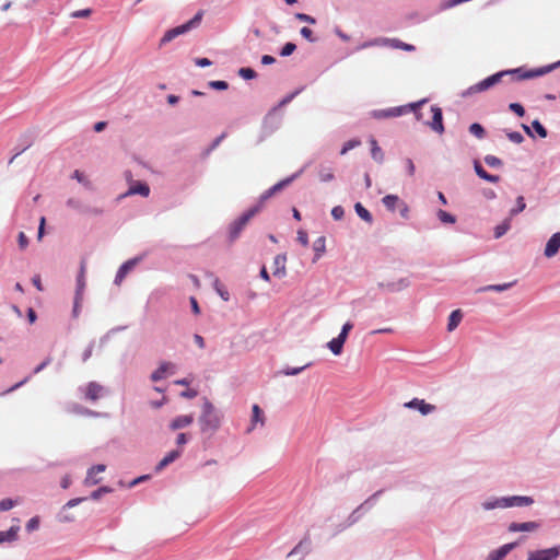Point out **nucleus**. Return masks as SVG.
<instances>
[{
	"label": "nucleus",
	"instance_id": "1",
	"mask_svg": "<svg viewBox=\"0 0 560 560\" xmlns=\"http://www.w3.org/2000/svg\"><path fill=\"white\" fill-rule=\"evenodd\" d=\"M556 66L557 65H552L549 67L539 68L536 70L525 71V72H522V69H515V70H511V71H501V72L492 74V75L486 78L485 80L480 81L479 83L470 86L469 93H478V92L486 91V90L492 88L493 85H495L497 83H499L501 81L502 77L506 75V74H517L518 80L530 79V78L546 74L547 72L555 69Z\"/></svg>",
	"mask_w": 560,
	"mask_h": 560
},
{
	"label": "nucleus",
	"instance_id": "2",
	"mask_svg": "<svg viewBox=\"0 0 560 560\" xmlns=\"http://www.w3.org/2000/svg\"><path fill=\"white\" fill-rule=\"evenodd\" d=\"M198 422L201 433L207 434L208 436L214 434L221 425V416L219 411L207 398H203L202 411Z\"/></svg>",
	"mask_w": 560,
	"mask_h": 560
},
{
	"label": "nucleus",
	"instance_id": "3",
	"mask_svg": "<svg viewBox=\"0 0 560 560\" xmlns=\"http://www.w3.org/2000/svg\"><path fill=\"white\" fill-rule=\"evenodd\" d=\"M372 46H388L390 48L395 49H401L405 51H413L416 48L413 45L404 43L397 38H386V37H378L374 38L370 42H365L361 45V48H368Z\"/></svg>",
	"mask_w": 560,
	"mask_h": 560
},
{
	"label": "nucleus",
	"instance_id": "4",
	"mask_svg": "<svg viewBox=\"0 0 560 560\" xmlns=\"http://www.w3.org/2000/svg\"><path fill=\"white\" fill-rule=\"evenodd\" d=\"M202 19V12H198L190 21L187 23L176 26L174 28L168 30L165 32L164 36L161 39V44H166L171 40H173L175 37L185 34L189 30H191L194 26L198 25Z\"/></svg>",
	"mask_w": 560,
	"mask_h": 560
},
{
	"label": "nucleus",
	"instance_id": "5",
	"mask_svg": "<svg viewBox=\"0 0 560 560\" xmlns=\"http://www.w3.org/2000/svg\"><path fill=\"white\" fill-rule=\"evenodd\" d=\"M257 212L256 209H250L246 213H244L241 218H238L235 222L231 224L230 228V238L231 241H234L238 237L243 229L246 226V224L249 222V220L255 215Z\"/></svg>",
	"mask_w": 560,
	"mask_h": 560
},
{
	"label": "nucleus",
	"instance_id": "6",
	"mask_svg": "<svg viewBox=\"0 0 560 560\" xmlns=\"http://www.w3.org/2000/svg\"><path fill=\"white\" fill-rule=\"evenodd\" d=\"M559 555L560 546L532 551L528 553V560H556Z\"/></svg>",
	"mask_w": 560,
	"mask_h": 560
},
{
	"label": "nucleus",
	"instance_id": "7",
	"mask_svg": "<svg viewBox=\"0 0 560 560\" xmlns=\"http://www.w3.org/2000/svg\"><path fill=\"white\" fill-rule=\"evenodd\" d=\"M406 408L417 409L423 416L433 412L436 407L434 405L425 402L423 399L413 398L412 400L405 404Z\"/></svg>",
	"mask_w": 560,
	"mask_h": 560
},
{
	"label": "nucleus",
	"instance_id": "8",
	"mask_svg": "<svg viewBox=\"0 0 560 560\" xmlns=\"http://www.w3.org/2000/svg\"><path fill=\"white\" fill-rule=\"evenodd\" d=\"M534 500L530 497L525 495H514L510 498H502V506L511 508V506H527L533 504Z\"/></svg>",
	"mask_w": 560,
	"mask_h": 560
},
{
	"label": "nucleus",
	"instance_id": "9",
	"mask_svg": "<svg viewBox=\"0 0 560 560\" xmlns=\"http://www.w3.org/2000/svg\"><path fill=\"white\" fill-rule=\"evenodd\" d=\"M298 176H299V173L292 175L291 177L284 178V179L280 180L279 183H277L276 185H273L272 187H270L268 190H266L261 195V201L267 200L268 198H270L271 196H273L281 189H283L284 187L289 186Z\"/></svg>",
	"mask_w": 560,
	"mask_h": 560
},
{
	"label": "nucleus",
	"instance_id": "10",
	"mask_svg": "<svg viewBox=\"0 0 560 560\" xmlns=\"http://www.w3.org/2000/svg\"><path fill=\"white\" fill-rule=\"evenodd\" d=\"M105 469H106V466L104 464H98V465L92 466L86 472V477L84 479V485L85 486L97 485L101 481V478H97L96 476L101 472H104Z\"/></svg>",
	"mask_w": 560,
	"mask_h": 560
},
{
	"label": "nucleus",
	"instance_id": "11",
	"mask_svg": "<svg viewBox=\"0 0 560 560\" xmlns=\"http://www.w3.org/2000/svg\"><path fill=\"white\" fill-rule=\"evenodd\" d=\"M560 249V232L555 233L546 244L545 256L551 258L558 254Z\"/></svg>",
	"mask_w": 560,
	"mask_h": 560
},
{
	"label": "nucleus",
	"instance_id": "12",
	"mask_svg": "<svg viewBox=\"0 0 560 560\" xmlns=\"http://www.w3.org/2000/svg\"><path fill=\"white\" fill-rule=\"evenodd\" d=\"M431 112L432 121L430 126L434 131L442 133L444 131L442 109L439 106L433 105L431 107Z\"/></svg>",
	"mask_w": 560,
	"mask_h": 560
},
{
	"label": "nucleus",
	"instance_id": "13",
	"mask_svg": "<svg viewBox=\"0 0 560 560\" xmlns=\"http://www.w3.org/2000/svg\"><path fill=\"white\" fill-rule=\"evenodd\" d=\"M287 275V255L279 254L273 259V276L283 278Z\"/></svg>",
	"mask_w": 560,
	"mask_h": 560
},
{
	"label": "nucleus",
	"instance_id": "14",
	"mask_svg": "<svg viewBox=\"0 0 560 560\" xmlns=\"http://www.w3.org/2000/svg\"><path fill=\"white\" fill-rule=\"evenodd\" d=\"M85 270H86L85 260H82L81 265H80V271L77 277L75 295H78V300H83L84 290H85Z\"/></svg>",
	"mask_w": 560,
	"mask_h": 560
},
{
	"label": "nucleus",
	"instance_id": "15",
	"mask_svg": "<svg viewBox=\"0 0 560 560\" xmlns=\"http://www.w3.org/2000/svg\"><path fill=\"white\" fill-rule=\"evenodd\" d=\"M150 194V187L145 183L138 182L129 187L127 192H125L120 198L132 195H141L142 197H148Z\"/></svg>",
	"mask_w": 560,
	"mask_h": 560
},
{
	"label": "nucleus",
	"instance_id": "16",
	"mask_svg": "<svg viewBox=\"0 0 560 560\" xmlns=\"http://www.w3.org/2000/svg\"><path fill=\"white\" fill-rule=\"evenodd\" d=\"M192 422H194L192 415L178 416L172 420V422L170 423V429L172 431H176V430H179V429L190 425Z\"/></svg>",
	"mask_w": 560,
	"mask_h": 560
},
{
	"label": "nucleus",
	"instance_id": "17",
	"mask_svg": "<svg viewBox=\"0 0 560 560\" xmlns=\"http://www.w3.org/2000/svg\"><path fill=\"white\" fill-rule=\"evenodd\" d=\"M136 264H137V259H131V260L124 262L120 266V268L118 269L116 277H115V283L117 285H119L124 281V279L126 278L128 272L136 266Z\"/></svg>",
	"mask_w": 560,
	"mask_h": 560
},
{
	"label": "nucleus",
	"instance_id": "18",
	"mask_svg": "<svg viewBox=\"0 0 560 560\" xmlns=\"http://www.w3.org/2000/svg\"><path fill=\"white\" fill-rule=\"evenodd\" d=\"M103 387L100 384L91 382L85 387V398L91 401H95L101 397Z\"/></svg>",
	"mask_w": 560,
	"mask_h": 560
},
{
	"label": "nucleus",
	"instance_id": "19",
	"mask_svg": "<svg viewBox=\"0 0 560 560\" xmlns=\"http://www.w3.org/2000/svg\"><path fill=\"white\" fill-rule=\"evenodd\" d=\"M515 547V544H505L499 549L489 553L487 560H503L506 555Z\"/></svg>",
	"mask_w": 560,
	"mask_h": 560
},
{
	"label": "nucleus",
	"instance_id": "20",
	"mask_svg": "<svg viewBox=\"0 0 560 560\" xmlns=\"http://www.w3.org/2000/svg\"><path fill=\"white\" fill-rule=\"evenodd\" d=\"M174 369V364L171 362H163L160 366L151 374V380L158 382L166 376L168 371Z\"/></svg>",
	"mask_w": 560,
	"mask_h": 560
},
{
	"label": "nucleus",
	"instance_id": "21",
	"mask_svg": "<svg viewBox=\"0 0 560 560\" xmlns=\"http://www.w3.org/2000/svg\"><path fill=\"white\" fill-rule=\"evenodd\" d=\"M182 455V450H173L167 453L158 464L156 470L160 471L164 469L167 465L176 460Z\"/></svg>",
	"mask_w": 560,
	"mask_h": 560
},
{
	"label": "nucleus",
	"instance_id": "22",
	"mask_svg": "<svg viewBox=\"0 0 560 560\" xmlns=\"http://www.w3.org/2000/svg\"><path fill=\"white\" fill-rule=\"evenodd\" d=\"M538 528V524L535 522H525V523H511L509 526V530L516 532H533Z\"/></svg>",
	"mask_w": 560,
	"mask_h": 560
},
{
	"label": "nucleus",
	"instance_id": "23",
	"mask_svg": "<svg viewBox=\"0 0 560 560\" xmlns=\"http://www.w3.org/2000/svg\"><path fill=\"white\" fill-rule=\"evenodd\" d=\"M474 168H475V172L476 174L487 180V182H490V183H497L499 182L500 177L498 175H491L489 174L481 165L479 162L475 161L474 163Z\"/></svg>",
	"mask_w": 560,
	"mask_h": 560
},
{
	"label": "nucleus",
	"instance_id": "24",
	"mask_svg": "<svg viewBox=\"0 0 560 560\" xmlns=\"http://www.w3.org/2000/svg\"><path fill=\"white\" fill-rule=\"evenodd\" d=\"M20 530V526H12L9 530L0 532V544L2 542H12L18 539V533Z\"/></svg>",
	"mask_w": 560,
	"mask_h": 560
},
{
	"label": "nucleus",
	"instance_id": "25",
	"mask_svg": "<svg viewBox=\"0 0 560 560\" xmlns=\"http://www.w3.org/2000/svg\"><path fill=\"white\" fill-rule=\"evenodd\" d=\"M401 201L402 200L397 195H386L382 199L384 207L389 211H395Z\"/></svg>",
	"mask_w": 560,
	"mask_h": 560
},
{
	"label": "nucleus",
	"instance_id": "26",
	"mask_svg": "<svg viewBox=\"0 0 560 560\" xmlns=\"http://www.w3.org/2000/svg\"><path fill=\"white\" fill-rule=\"evenodd\" d=\"M462 318L463 314L460 310L453 311L448 317L447 330L453 331L459 325Z\"/></svg>",
	"mask_w": 560,
	"mask_h": 560
},
{
	"label": "nucleus",
	"instance_id": "27",
	"mask_svg": "<svg viewBox=\"0 0 560 560\" xmlns=\"http://www.w3.org/2000/svg\"><path fill=\"white\" fill-rule=\"evenodd\" d=\"M318 177L320 182H331L335 178L334 170L329 166H320L318 170Z\"/></svg>",
	"mask_w": 560,
	"mask_h": 560
},
{
	"label": "nucleus",
	"instance_id": "28",
	"mask_svg": "<svg viewBox=\"0 0 560 560\" xmlns=\"http://www.w3.org/2000/svg\"><path fill=\"white\" fill-rule=\"evenodd\" d=\"M343 345L345 341L341 340L339 337H336L327 343V347L335 355H339L342 352Z\"/></svg>",
	"mask_w": 560,
	"mask_h": 560
},
{
	"label": "nucleus",
	"instance_id": "29",
	"mask_svg": "<svg viewBox=\"0 0 560 560\" xmlns=\"http://www.w3.org/2000/svg\"><path fill=\"white\" fill-rule=\"evenodd\" d=\"M511 217L505 219L502 223L495 226L494 229V237L500 238L503 236L511 228Z\"/></svg>",
	"mask_w": 560,
	"mask_h": 560
},
{
	"label": "nucleus",
	"instance_id": "30",
	"mask_svg": "<svg viewBox=\"0 0 560 560\" xmlns=\"http://www.w3.org/2000/svg\"><path fill=\"white\" fill-rule=\"evenodd\" d=\"M354 209L357 214L365 222L371 223L373 221L370 211L366 208H364L360 202L355 203Z\"/></svg>",
	"mask_w": 560,
	"mask_h": 560
},
{
	"label": "nucleus",
	"instance_id": "31",
	"mask_svg": "<svg viewBox=\"0 0 560 560\" xmlns=\"http://www.w3.org/2000/svg\"><path fill=\"white\" fill-rule=\"evenodd\" d=\"M401 112H402L401 108H392V109H387V110L374 112L373 116L375 118H386V117L399 116L401 114Z\"/></svg>",
	"mask_w": 560,
	"mask_h": 560
},
{
	"label": "nucleus",
	"instance_id": "32",
	"mask_svg": "<svg viewBox=\"0 0 560 560\" xmlns=\"http://www.w3.org/2000/svg\"><path fill=\"white\" fill-rule=\"evenodd\" d=\"M371 145H372V149H371L372 158L377 162H382L384 159V154H383L382 149L378 147L377 141L375 139H371Z\"/></svg>",
	"mask_w": 560,
	"mask_h": 560
},
{
	"label": "nucleus",
	"instance_id": "33",
	"mask_svg": "<svg viewBox=\"0 0 560 560\" xmlns=\"http://www.w3.org/2000/svg\"><path fill=\"white\" fill-rule=\"evenodd\" d=\"M326 240L324 236H320L318 237L314 244H313V248L316 253V258H319L324 253H325V249H326Z\"/></svg>",
	"mask_w": 560,
	"mask_h": 560
},
{
	"label": "nucleus",
	"instance_id": "34",
	"mask_svg": "<svg viewBox=\"0 0 560 560\" xmlns=\"http://www.w3.org/2000/svg\"><path fill=\"white\" fill-rule=\"evenodd\" d=\"M526 208V203L523 196L517 197L516 199V207L510 210V217L513 218L514 215L521 213Z\"/></svg>",
	"mask_w": 560,
	"mask_h": 560
},
{
	"label": "nucleus",
	"instance_id": "35",
	"mask_svg": "<svg viewBox=\"0 0 560 560\" xmlns=\"http://www.w3.org/2000/svg\"><path fill=\"white\" fill-rule=\"evenodd\" d=\"M258 422L264 424L262 410L259 408L258 405H254L253 406L252 423H253V425H255Z\"/></svg>",
	"mask_w": 560,
	"mask_h": 560
},
{
	"label": "nucleus",
	"instance_id": "36",
	"mask_svg": "<svg viewBox=\"0 0 560 560\" xmlns=\"http://www.w3.org/2000/svg\"><path fill=\"white\" fill-rule=\"evenodd\" d=\"M469 132L477 137L478 139H482L486 133L483 127L478 122H474L470 125Z\"/></svg>",
	"mask_w": 560,
	"mask_h": 560
},
{
	"label": "nucleus",
	"instance_id": "37",
	"mask_svg": "<svg viewBox=\"0 0 560 560\" xmlns=\"http://www.w3.org/2000/svg\"><path fill=\"white\" fill-rule=\"evenodd\" d=\"M360 144H361L360 140H357V139L349 140L343 144V147L340 151V154L345 155L348 151L359 147Z\"/></svg>",
	"mask_w": 560,
	"mask_h": 560
},
{
	"label": "nucleus",
	"instance_id": "38",
	"mask_svg": "<svg viewBox=\"0 0 560 560\" xmlns=\"http://www.w3.org/2000/svg\"><path fill=\"white\" fill-rule=\"evenodd\" d=\"M214 287H215L218 294L222 298L223 301L226 302L230 300V294H229L228 290L220 283L219 280H217L214 282Z\"/></svg>",
	"mask_w": 560,
	"mask_h": 560
},
{
	"label": "nucleus",
	"instance_id": "39",
	"mask_svg": "<svg viewBox=\"0 0 560 560\" xmlns=\"http://www.w3.org/2000/svg\"><path fill=\"white\" fill-rule=\"evenodd\" d=\"M485 162L490 167H501L502 166V161L494 155H486Z\"/></svg>",
	"mask_w": 560,
	"mask_h": 560
},
{
	"label": "nucleus",
	"instance_id": "40",
	"mask_svg": "<svg viewBox=\"0 0 560 560\" xmlns=\"http://www.w3.org/2000/svg\"><path fill=\"white\" fill-rule=\"evenodd\" d=\"M438 217L443 223H455L456 221L454 215L444 210H439Z\"/></svg>",
	"mask_w": 560,
	"mask_h": 560
},
{
	"label": "nucleus",
	"instance_id": "41",
	"mask_svg": "<svg viewBox=\"0 0 560 560\" xmlns=\"http://www.w3.org/2000/svg\"><path fill=\"white\" fill-rule=\"evenodd\" d=\"M295 49H296V45H295L294 43H290V42H289V43H287V44L282 47V49H281V51H280V55H281L282 57H288V56L292 55V54L295 51Z\"/></svg>",
	"mask_w": 560,
	"mask_h": 560
},
{
	"label": "nucleus",
	"instance_id": "42",
	"mask_svg": "<svg viewBox=\"0 0 560 560\" xmlns=\"http://www.w3.org/2000/svg\"><path fill=\"white\" fill-rule=\"evenodd\" d=\"M352 328H353V324L351 322H347L346 324H343L338 337L346 342L348 335Z\"/></svg>",
	"mask_w": 560,
	"mask_h": 560
},
{
	"label": "nucleus",
	"instance_id": "43",
	"mask_svg": "<svg viewBox=\"0 0 560 560\" xmlns=\"http://www.w3.org/2000/svg\"><path fill=\"white\" fill-rule=\"evenodd\" d=\"M238 74L246 80L254 79L257 75L255 70H253L252 68H241L238 70Z\"/></svg>",
	"mask_w": 560,
	"mask_h": 560
},
{
	"label": "nucleus",
	"instance_id": "44",
	"mask_svg": "<svg viewBox=\"0 0 560 560\" xmlns=\"http://www.w3.org/2000/svg\"><path fill=\"white\" fill-rule=\"evenodd\" d=\"M532 127L539 135V137H541V138H546L547 137L546 128L538 120H534L532 122Z\"/></svg>",
	"mask_w": 560,
	"mask_h": 560
},
{
	"label": "nucleus",
	"instance_id": "45",
	"mask_svg": "<svg viewBox=\"0 0 560 560\" xmlns=\"http://www.w3.org/2000/svg\"><path fill=\"white\" fill-rule=\"evenodd\" d=\"M110 491L112 489L108 487H101L91 493V499L98 500L104 493H109Z\"/></svg>",
	"mask_w": 560,
	"mask_h": 560
},
{
	"label": "nucleus",
	"instance_id": "46",
	"mask_svg": "<svg viewBox=\"0 0 560 560\" xmlns=\"http://www.w3.org/2000/svg\"><path fill=\"white\" fill-rule=\"evenodd\" d=\"M482 508L485 510H492V509H495V508H503L502 506V499H497L494 501H487V502H483L482 503Z\"/></svg>",
	"mask_w": 560,
	"mask_h": 560
},
{
	"label": "nucleus",
	"instance_id": "47",
	"mask_svg": "<svg viewBox=\"0 0 560 560\" xmlns=\"http://www.w3.org/2000/svg\"><path fill=\"white\" fill-rule=\"evenodd\" d=\"M312 363H306L305 365L303 366H300V368H287L285 370H283V373L285 375H298L299 373H301L304 369L308 368Z\"/></svg>",
	"mask_w": 560,
	"mask_h": 560
},
{
	"label": "nucleus",
	"instance_id": "48",
	"mask_svg": "<svg viewBox=\"0 0 560 560\" xmlns=\"http://www.w3.org/2000/svg\"><path fill=\"white\" fill-rule=\"evenodd\" d=\"M506 136L512 142L517 143V144H520L524 141V137L522 136V133H520L517 131L508 132Z\"/></svg>",
	"mask_w": 560,
	"mask_h": 560
},
{
	"label": "nucleus",
	"instance_id": "49",
	"mask_svg": "<svg viewBox=\"0 0 560 560\" xmlns=\"http://www.w3.org/2000/svg\"><path fill=\"white\" fill-rule=\"evenodd\" d=\"M16 504L12 499H3L0 501V511H9Z\"/></svg>",
	"mask_w": 560,
	"mask_h": 560
},
{
	"label": "nucleus",
	"instance_id": "50",
	"mask_svg": "<svg viewBox=\"0 0 560 560\" xmlns=\"http://www.w3.org/2000/svg\"><path fill=\"white\" fill-rule=\"evenodd\" d=\"M509 107L513 113H515L520 117H523L525 114L524 107L518 103H511Z\"/></svg>",
	"mask_w": 560,
	"mask_h": 560
},
{
	"label": "nucleus",
	"instance_id": "51",
	"mask_svg": "<svg viewBox=\"0 0 560 560\" xmlns=\"http://www.w3.org/2000/svg\"><path fill=\"white\" fill-rule=\"evenodd\" d=\"M209 86L214 90H226L229 88V84L226 81H211L209 82Z\"/></svg>",
	"mask_w": 560,
	"mask_h": 560
},
{
	"label": "nucleus",
	"instance_id": "52",
	"mask_svg": "<svg viewBox=\"0 0 560 560\" xmlns=\"http://www.w3.org/2000/svg\"><path fill=\"white\" fill-rule=\"evenodd\" d=\"M39 526V518L37 516L35 517H32L27 524H26V529L28 532H33V530H36Z\"/></svg>",
	"mask_w": 560,
	"mask_h": 560
},
{
	"label": "nucleus",
	"instance_id": "53",
	"mask_svg": "<svg viewBox=\"0 0 560 560\" xmlns=\"http://www.w3.org/2000/svg\"><path fill=\"white\" fill-rule=\"evenodd\" d=\"M397 209H398L401 218H404V219L409 218V207L404 200L401 201V203H399Z\"/></svg>",
	"mask_w": 560,
	"mask_h": 560
},
{
	"label": "nucleus",
	"instance_id": "54",
	"mask_svg": "<svg viewBox=\"0 0 560 560\" xmlns=\"http://www.w3.org/2000/svg\"><path fill=\"white\" fill-rule=\"evenodd\" d=\"M18 243L21 249H25L28 245V238L24 232H20L18 236Z\"/></svg>",
	"mask_w": 560,
	"mask_h": 560
},
{
	"label": "nucleus",
	"instance_id": "55",
	"mask_svg": "<svg viewBox=\"0 0 560 560\" xmlns=\"http://www.w3.org/2000/svg\"><path fill=\"white\" fill-rule=\"evenodd\" d=\"M298 241L306 247L308 245V235L305 231L299 230L298 231Z\"/></svg>",
	"mask_w": 560,
	"mask_h": 560
},
{
	"label": "nucleus",
	"instance_id": "56",
	"mask_svg": "<svg viewBox=\"0 0 560 560\" xmlns=\"http://www.w3.org/2000/svg\"><path fill=\"white\" fill-rule=\"evenodd\" d=\"M345 214V210L341 206H336L331 210V215L335 220H340Z\"/></svg>",
	"mask_w": 560,
	"mask_h": 560
},
{
	"label": "nucleus",
	"instance_id": "57",
	"mask_svg": "<svg viewBox=\"0 0 560 560\" xmlns=\"http://www.w3.org/2000/svg\"><path fill=\"white\" fill-rule=\"evenodd\" d=\"M300 33L305 39L315 42V38L313 37V31L311 28L304 26L301 28Z\"/></svg>",
	"mask_w": 560,
	"mask_h": 560
},
{
	"label": "nucleus",
	"instance_id": "58",
	"mask_svg": "<svg viewBox=\"0 0 560 560\" xmlns=\"http://www.w3.org/2000/svg\"><path fill=\"white\" fill-rule=\"evenodd\" d=\"M295 18L302 22H306L310 24H315V22H316L313 16L305 14V13H296Z\"/></svg>",
	"mask_w": 560,
	"mask_h": 560
},
{
	"label": "nucleus",
	"instance_id": "59",
	"mask_svg": "<svg viewBox=\"0 0 560 560\" xmlns=\"http://www.w3.org/2000/svg\"><path fill=\"white\" fill-rule=\"evenodd\" d=\"M73 178H75L78 182L84 184L86 187H90L91 183L84 177L83 173L80 171H74Z\"/></svg>",
	"mask_w": 560,
	"mask_h": 560
},
{
	"label": "nucleus",
	"instance_id": "60",
	"mask_svg": "<svg viewBox=\"0 0 560 560\" xmlns=\"http://www.w3.org/2000/svg\"><path fill=\"white\" fill-rule=\"evenodd\" d=\"M90 9L78 10L71 13L72 18H88L91 15Z\"/></svg>",
	"mask_w": 560,
	"mask_h": 560
},
{
	"label": "nucleus",
	"instance_id": "61",
	"mask_svg": "<svg viewBox=\"0 0 560 560\" xmlns=\"http://www.w3.org/2000/svg\"><path fill=\"white\" fill-rule=\"evenodd\" d=\"M188 442V436L186 433H179L176 438V444L178 447L184 446Z\"/></svg>",
	"mask_w": 560,
	"mask_h": 560
},
{
	"label": "nucleus",
	"instance_id": "62",
	"mask_svg": "<svg viewBox=\"0 0 560 560\" xmlns=\"http://www.w3.org/2000/svg\"><path fill=\"white\" fill-rule=\"evenodd\" d=\"M82 301L83 300H78V295L74 296V305H73V310H72L73 317L79 316Z\"/></svg>",
	"mask_w": 560,
	"mask_h": 560
},
{
	"label": "nucleus",
	"instance_id": "63",
	"mask_svg": "<svg viewBox=\"0 0 560 560\" xmlns=\"http://www.w3.org/2000/svg\"><path fill=\"white\" fill-rule=\"evenodd\" d=\"M85 499L84 498H75V499H71L69 500L65 505H63V509H67V508H73L75 505H78L79 503H81L82 501H84Z\"/></svg>",
	"mask_w": 560,
	"mask_h": 560
},
{
	"label": "nucleus",
	"instance_id": "64",
	"mask_svg": "<svg viewBox=\"0 0 560 560\" xmlns=\"http://www.w3.org/2000/svg\"><path fill=\"white\" fill-rule=\"evenodd\" d=\"M406 168L408 171V174L412 176L415 174V164L411 159H407L405 161Z\"/></svg>",
	"mask_w": 560,
	"mask_h": 560
}]
</instances>
